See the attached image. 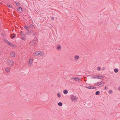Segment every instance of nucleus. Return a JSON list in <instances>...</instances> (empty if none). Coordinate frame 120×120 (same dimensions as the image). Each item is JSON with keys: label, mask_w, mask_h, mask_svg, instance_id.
<instances>
[{"label": "nucleus", "mask_w": 120, "mask_h": 120, "mask_svg": "<svg viewBox=\"0 0 120 120\" xmlns=\"http://www.w3.org/2000/svg\"><path fill=\"white\" fill-rule=\"evenodd\" d=\"M104 77L103 76L93 75L92 76L91 78L95 79H103Z\"/></svg>", "instance_id": "f257e3e1"}, {"label": "nucleus", "mask_w": 120, "mask_h": 120, "mask_svg": "<svg viewBox=\"0 0 120 120\" xmlns=\"http://www.w3.org/2000/svg\"><path fill=\"white\" fill-rule=\"evenodd\" d=\"M105 84V83L103 82H97L95 83V85L96 86H98L100 87L102 86Z\"/></svg>", "instance_id": "f03ea898"}, {"label": "nucleus", "mask_w": 120, "mask_h": 120, "mask_svg": "<svg viewBox=\"0 0 120 120\" xmlns=\"http://www.w3.org/2000/svg\"><path fill=\"white\" fill-rule=\"evenodd\" d=\"M78 99L77 97L76 96L71 95V100L75 101H76Z\"/></svg>", "instance_id": "7ed1b4c3"}, {"label": "nucleus", "mask_w": 120, "mask_h": 120, "mask_svg": "<svg viewBox=\"0 0 120 120\" xmlns=\"http://www.w3.org/2000/svg\"><path fill=\"white\" fill-rule=\"evenodd\" d=\"M7 61L8 63L10 66H12L14 63V62L13 61L10 60H7Z\"/></svg>", "instance_id": "20e7f679"}, {"label": "nucleus", "mask_w": 120, "mask_h": 120, "mask_svg": "<svg viewBox=\"0 0 120 120\" xmlns=\"http://www.w3.org/2000/svg\"><path fill=\"white\" fill-rule=\"evenodd\" d=\"M71 80H75V81H80V79H79V78L78 77H73L71 78Z\"/></svg>", "instance_id": "39448f33"}, {"label": "nucleus", "mask_w": 120, "mask_h": 120, "mask_svg": "<svg viewBox=\"0 0 120 120\" xmlns=\"http://www.w3.org/2000/svg\"><path fill=\"white\" fill-rule=\"evenodd\" d=\"M33 62V59L32 58H30L29 59V65L31 66Z\"/></svg>", "instance_id": "423d86ee"}, {"label": "nucleus", "mask_w": 120, "mask_h": 120, "mask_svg": "<svg viewBox=\"0 0 120 120\" xmlns=\"http://www.w3.org/2000/svg\"><path fill=\"white\" fill-rule=\"evenodd\" d=\"M27 34L28 35H30L33 32V30H28Z\"/></svg>", "instance_id": "0eeeda50"}, {"label": "nucleus", "mask_w": 120, "mask_h": 120, "mask_svg": "<svg viewBox=\"0 0 120 120\" xmlns=\"http://www.w3.org/2000/svg\"><path fill=\"white\" fill-rule=\"evenodd\" d=\"M38 55H40L41 56H43L44 55V53L41 51H38Z\"/></svg>", "instance_id": "6e6552de"}, {"label": "nucleus", "mask_w": 120, "mask_h": 120, "mask_svg": "<svg viewBox=\"0 0 120 120\" xmlns=\"http://www.w3.org/2000/svg\"><path fill=\"white\" fill-rule=\"evenodd\" d=\"M38 51L35 52L33 54V56H38Z\"/></svg>", "instance_id": "1a4fd4ad"}, {"label": "nucleus", "mask_w": 120, "mask_h": 120, "mask_svg": "<svg viewBox=\"0 0 120 120\" xmlns=\"http://www.w3.org/2000/svg\"><path fill=\"white\" fill-rule=\"evenodd\" d=\"M15 52L12 51L10 53V54L11 56L14 57L15 56Z\"/></svg>", "instance_id": "9d476101"}, {"label": "nucleus", "mask_w": 120, "mask_h": 120, "mask_svg": "<svg viewBox=\"0 0 120 120\" xmlns=\"http://www.w3.org/2000/svg\"><path fill=\"white\" fill-rule=\"evenodd\" d=\"M17 9L18 11L20 13L22 12V8L21 7H19Z\"/></svg>", "instance_id": "9b49d317"}, {"label": "nucleus", "mask_w": 120, "mask_h": 120, "mask_svg": "<svg viewBox=\"0 0 120 120\" xmlns=\"http://www.w3.org/2000/svg\"><path fill=\"white\" fill-rule=\"evenodd\" d=\"M79 58V56L77 55L75 56L74 58L75 60H77Z\"/></svg>", "instance_id": "f8f14e48"}, {"label": "nucleus", "mask_w": 120, "mask_h": 120, "mask_svg": "<svg viewBox=\"0 0 120 120\" xmlns=\"http://www.w3.org/2000/svg\"><path fill=\"white\" fill-rule=\"evenodd\" d=\"M37 41V38L36 37H35L33 40V42L34 43H35Z\"/></svg>", "instance_id": "ddd939ff"}, {"label": "nucleus", "mask_w": 120, "mask_h": 120, "mask_svg": "<svg viewBox=\"0 0 120 120\" xmlns=\"http://www.w3.org/2000/svg\"><path fill=\"white\" fill-rule=\"evenodd\" d=\"M5 71L7 72H9L10 71V68H6Z\"/></svg>", "instance_id": "4468645a"}, {"label": "nucleus", "mask_w": 120, "mask_h": 120, "mask_svg": "<svg viewBox=\"0 0 120 120\" xmlns=\"http://www.w3.org/2000/svg\"><path fill=\"white\" fill-rule=\"evenodd\" d=\"M5 42L6 43L8 44L9 45H10V44L11 43L10 42H9V41H8V40H5Z\"/></svg>", "instance_id": "2eb2a0df"}, {"label": "nucleus", "mask_w": 120, "mask_h": 120, "mask_svg": "<svg viewBox=\"0 0 120 120\" xmlns=\"http://www.w3.org/2000/svg\"><path fill=\"white\" fill-rule=\"evenodd\" d=\"M63 93L65 94H67L68 93V91L66 90H63Z\"/></svg>", "instance_id": "dca6fc26"}, {"label": "nucleus", "mask_w": 120, "mask_h": 120, "mask_svg": "<svg viewBox=\"0 0 120 120\" xmlns=\"http://www.w3.org/2000/svg\"><path fill=\"white\" fill-rule=\"evenodd\" d=\"M57 95L58 96V97L59 98L60 97H61V94H60L59 93H57Z\"/></svg>", "instance_id": "f3484780"}, {"label": "nucleus", "mask_w": 120, "mask_h": 120, "mask_svg": "<svg viewBox=\"0 0 120 120\" xmlns=\"http://www.w3.org/2000/svg\"><path fill=\"white\" fill-rule=\"evenodd\" d=\"M114 71L116 73H117L118 72V70L117 68H115L114 69Z\"/></svg>", "instance_id": "a211bd4d"}, {"label": "nucleus", "mask_w": 120, "mask_h": 120, "mask_svg": "<svg viewBox=\"0 0 120 120\" xmlns=\"http://www.w3.org/2000/svg\"><path fill=\"white\" fill-rule=\"evenodd\" d=\"M29 27L31 28H32L34 26V25L33 24H30L29 26Z\"/></svg>", "instance_id": "6ab92c4d"}, {"label": "nucleus", "mask_w": 120, "mask_h": 120, "mask_svg": "<svg viewBox=\"0 0 120 120\" xmlns=\"http://www.w3.org/2000/svg\"><path fill=\"white\" fill-rule=\"evenodd\" d=\"M100 92L99 91H97L96 92L95 94L97 95H99L100 94Z\"/></svg>", "instance_id": "aec40b11"}, {"label": "nucleus", "mask_w": 120, "mask_h": 120, "mask_svg": "<svg viewBox=\"0 0 120 120\" xmlns=\"http://www.w3.org/2000/svg\"><path fill=\"white\" fill-rule=\"evenodd\" d=\"M58 105L60 106H62V103L61 102H59L58 104Z\"/></svg>", "instance_id": "412c9836"}, {"label": "nucleus", "mask_w": 120, "mask_h": 120, "mask_svg": "<svg viewBox=\"0 0 120 120\" xmlns=\"http://www.w3.org/2000/svg\"><path fill=\"white\" fill-rule=\"evenodd\" d=\"M86 88L88 89H93V86H89L86 87Z\"/></svg>", "instance_id": "4be33fe9"}, {"label": "nucleus", "mask_w": 120, "mask_h": 120, "mask_svg": "<svg viewBox=\"0 0 120 120\" xmlns=\"http://www.w3.org/2000/svg\"><path fill=\"white\" fill-rule=\"evenodd\" d=\"M24 28H25L27 30H29L28 28V27L26 26H24Z\"/></svg>", "instance_id": "5701e85b"}, {"label": "nucleus", "mask_w": 120, "mask_h": 120, "mask_svg": "<svg viewBox=\"0 0 120 120\" xmlns=\"http://www.w3.org/2000/svg\"><path fill=\"white\" fill-rule=\"evenodd\" d=\"M57 49L59 50H60V49L61 47L60 45H59L57 47Z\"/></svg>", "instance_id": "b1692460"}, {"label": "nucleus", "mask_w": 120, "mask_h": 120, "mask_svg": "<svg viewBox=\"0 0 120 120\" xmlns=\"http://www.w3.org/2000/svg\"><path fill=\"white\" fill-rule=\"evenodd\" d=\"M9 45L13 47H14L15 46V45L11 43H10Z\"/></svg>", "instance_id": "393cba45"}, {"label": "nucleus", "mask_w": 120, "mask_h": 120, "mask_svg": "<svg viewBox=\"0 0 120 120\" xmlns=\"http://www.w3.org/2000/svg\"><path fill=\"white\" fill-rule=\"evenodd\" d=\"M20 34H21V35L22 36H25V35L23 33V32H21L20 33Z\"/></svg>", "instance_id": "a878e982"}, {"label": "nucleus", "mask_w": 120, "mask_h": 120, "mask_svg": "<svg viewBox=\"0 0 120 120\" xmlns=\"http://www.w3.org/2000/svg\"><path fill=\"white\" fill-rule=\"evenodd\" d=\"M15 4L16 5L18 6H19L20 4L18 2H16Z\"/></svg>", "instance_id": "bb28decb"}, {"label": "nucleus", "mask_w": 120, "mask_h": 120, "mask_svg": "<svg viewBox=\"0 0 120 120\" xmlns=\"http://www.w3.org/2000/svg\"><path fill=\"white\" fill-rule=\"evenodd\" d=\"M112 91L111 90H109V94H111L112 93Z\"/></svg>", "instance_id": "cd10ccee"}, {"label": "nucleus", "mask_w": 120, "mask_h": 120, "mask_svg": "<svg viewBox=\"0 0 120 120\" xmlns=\"http://www.w3.org/2000/svg\"><path fill=\"white\" fill-rule=\"evenodd\" d=\"M7 5L10 8H12V7L9 4H7Z\"/></svg>", "instance_id": "c85d7f7f"}, {"label": "nucleus", "mask_w": 120, "mask_h": 120, "mask_svg": "<svg viewBox=\"0 0 120 120\" xmlns=\"http://www.w3.org/2000/svg\"><path fill=\"white\" fill-rule=\"evenodd\" d=\"M36 35V34L35 32H34L33 33V36H35Z\"/></svg>", "instance_id": "c756f323"}, {"label": "nucleus", "mask_w": 120, "mask_h": 120, "mask_svg": "<svg viewBox=\"0 0 120 120\" xmlns=\"http://www.w3.org/2000/svg\"><path fill=\"white\" fill-rule=\"evenodd\" d=\"M101 68L100 67H98L97 69L98 70H100L101 69Z\"/></svg>", "instance_id": "7c9ffc66"}, {"label": "nucleus", "mask_w": 120, "mask_h": 120, "mask_svg": "<svg viewBox=\"0 0 120 120\" xmlns=\"http://www.w3.org/2000/svg\"><path fill=\"white\" fill-rule=\"evenodd\" d=\"M21 38L22 39H23V40H24L25 39V38L24 37H21Z\"/></svg>", "instance_id": "2f4dec72"}, {"label": "nucleus", "mask_w": 120, "mask_h": 120, "mask_svg": "<svg viewBox=\"0 0 120 120\" xmlns=\"http://www.w3.org/2000/svg\"><path fill=\"white\" fill-rule=\"evenodd\" d=\"M15 36H16L15 35V34H14V35L12 37H11V38H14L15 37Z\"/></svg>", "instance_id": "473e14b6"}, {"label": "nucleus", "mask_w": 120, "mask_h": 120, "mask_svg": "<svg viewBox=\"0 0 120 120\" xmlns=\"http://www.w3.org/2000/svg\"><path fill=\"white\" fill-rule=\"evenodd\" d=\"M107 89V87L106 86H105V88H104V90H106Z\"/></svg>", "instance_id": "72a5a7b5"}, {"label": "nucleus", "mask_w": 120, "mask_h": 120, "mask_svg": "<svg viewBox=\"0 0 120 120\" xmlns=\"http://www.w3.org/2000/svg\"><path fill=\"white\" fill-rule=\"evenodd\" d=\"M54 17H52L51 18V19L52 20H53L54 19Z\"/></svg>", "instance_id": "f704fd0d"}, {"label": "nucleus", "mask_w": 120, "mask_h": 120, "mask_svg": "<svg viewBox=\"0 0 120 120\" xmlns=\"http://www.w3.org/2000/svg\"><path fill=\"white\" fill-rule=\"evenodd\" d=\"M97 88L96 87L93 86V89H96Z\"/></svg>", "instance_id": "c9c22d12"}, {"label": "nucleus", "mask_w": 120, "mask_h": 120, "mask_svg": "<svg viewBox=\"0 0 120 120\" xmlns=\"http://www.w3.org/2000/svg\"><path fill=\"white\" fill-rule=\"evenodd\" d=\"M105 68H104L103 69H102V70H104L105 69Z\"/></svg>", "instance_id": "e433bc0d"}, {"label": "nucleus", "mask_w": 120, "mask_h": 120, "mask_svg": "<svg viewBox=\"0 0 120 120\" xmlns=\"http://www.w3.org/2000/svg\"><path fill=\"white\" fill-rule=\"evenodd\" d=\"M118 89H119L120 90V86H119V88H118Z\"/></svg>", "instance_id": "4c0bfd02"}]
</instances>
